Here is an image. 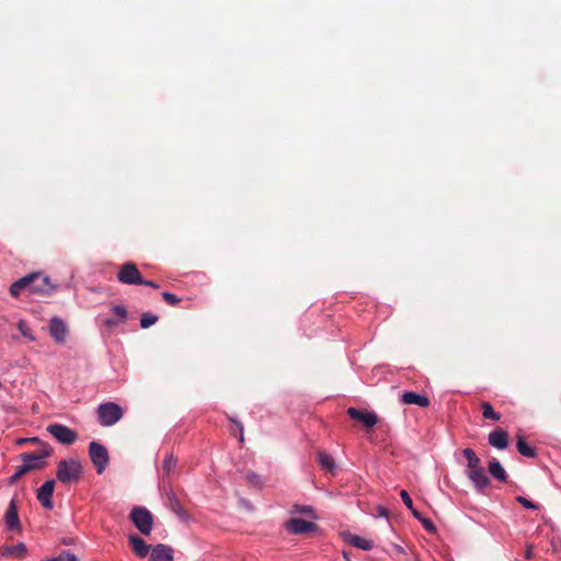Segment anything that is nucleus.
I'll return each instance as SVG.
<instances>
[{
	"label": "nucleus",
	"mask_w": 561,
	"mask_h": 561,
	"mask_svg": "<svg viewBox=\"0 0 561 561\" xmlns=\"http://www.w3.org/2000/svg\"><path fill=\"white\" fill-rule=\"evenodd\" d=\"M96 414L102 426H112L123 417V410L117 403L106 402L98 407Z\"/></svg>",
	"instance_id": "nucleus-4"
},
{
	"label": "nucleus",
	"mask_w": 561,
	"mask_h": 561,
	"mask_svg": "<svg viewBox=\"0 0 561 561\" xmlns=\"http://www.w3.org/2000/svg\"><path fill=\"white\" fill-rule=\"evenodd\" d=\"M89 457L94 465L96 472L101 474L110 461L108 451L105 446L98 442H91L89 445Z\"/></svg>",
	"instance_id": "nucleus-6"
},
{
	"label": "nucleus",
	"mask_w": 561,
	"mask_h": 561,
	"mask_svg": "<svg viewBox=\"0 0 561 561\" xmlns=\"http://www.w3.org/2000/svg\"><path fill=\"white\" fill-rule=\"evenodd\" d=\"M44 561H78V559L73 553L64 550L58 557L46 559Z\"/></svg>",
	"instance_id": "nucleus-31"
},
{
	"label": "nucleus",
	"mask_w": 561,
	"mask_h": 561,
	"mask_svg": "<svg viewBox=\"0 0 561 561\" xmlns=\"http://www.w3.org/2000/svg\"><path fill=\"white\" fill-rule=\"evenodd\" d=\"M533 557L531 547H529L526 551V558L530 559Z\"/></svg>",
	"instance_id": "nucleus-43"
},
{
	"label": "nucleus",
	"mask_w": 561,
	"mask_h": 561,
	"mask_svg": "<svg viewBox=\"0 0 561 561\" xmlns=\"http://www.w3.org/2000/svg\"><path fill=\"white\" fill-rule=\"evenodd\" d=\"M26 546L22 542L14 546H7L2 550L3 557L23 558L26 554Z\"/></svg>",
	"instance_id": "nucleus-20"
},
{
	"label": "nucleus",
	"mask_w": 561,
	"mask_h": 561,
	"mask_svg": "<svg viewBox=\"0 0 561 561\" xmlns=\"http://www.w3.org/2000/svg\"><path fill=\"white\" fill-rule=\"evenodd\" d=\"M117 279L126 285H139L142 282L141 273L133 262H126L117 272Z\"/></svg>",
	"instance_id": "nucleus-8"
},
{
	"label": "nucleus",
	"mask_w": 561,
	"mask_h": 561,
	"mask_svg": "<svg viewBox=\"0 0 561 561\" xmlns=\"http://www.w3.org/2000/svg\"><path fill=\"white\" fill-rule=\"evenodd\" d=\"M401 402L404 404H415L421 408H426L430 405V399L427 397L413 391L403 392L401 396Z\"/></svg>",
	"instance_id": "nucleus-18"
},
{
	"label": "nucleus",
	"mask_w": 561,
	"mask_h": 561,
	"mask_svg": "<svg viewBox=\"0 0 561 561\" xmlns=\"http://www.w3.org/2000/svg\"><path fill=\"white\" fill-rule=\"evenodd\" d=\"M54 488L55 481L48 480L37 490V500L46 508L53 507L51 497L54 493Z\"/></svg>",
	"instance_id": "nucleus-14"
},
{
	"label": "nucleus",
	"mask_w": 561,
	"mask_h": 561,
	"mask_svg": "<svg viewBox=\"0 0 561 561\" xmlns=\"http://www.w3.org/2000/svg\"><path fill=\"white\" fill-rule=\"evenodd\" d=\"M178 459L172 455L168 454L162 462V473L165 477H170L176 468Z\"/></svg>",
	"instance_id": "nucleus-25"
},
{
	"label": "nucleus",
	"mask_w": 561,
	"mask_h": 561,
	"mask_svg": "<svg viewBox=\"0 0 561 561\" xmlns=\"http://www.w3.org/2000/svg\"><path fill=\"white\" fill-rule=\"evenodd\" d=\"M47 432L60 444L71 445L77 438L78 434L76 431L69 428L66 425L59 423H53L47 426Z\"/></svg>",
	"instance_id": "nucleus-7"
},
{
	"label": "nucleus",
	"mask_w": 561,
	"mask_h": 561,
	"mask_svg": "<svg viewBox=\"0 0 561 561\" xmlns=\"http://www.w3.org/2000/svg\"><path fill=\"white\" fill-rule=\"evenodd\" d=\"M489 444L497 449H505L508 445L507 432L501 427H497L489 434Z\"/></svg>",
	"instance_id": "nucleus-17"
},
{
	"label": "nucleus",
	"mask_w": 561,
	"mask_h": 561,
	"mask_svg": "<svg viewBox=\"0 0 561 561\" xmlns=\"http://www.w3.org/2000/svg\"><path fill=\"white\" fill-rule=\"evenodd\" d=\"M347 415L356 421L363 423L366 428H371L378 423V415L375 412L362 411L356 408H348Z\"/></svg>",
	"instance_id": "nucleus-10"
},
{
	"label": "nucleus",
	"mask_w": 561,
	"mask_h": 561,
	"mask_svg": "<svg viewBox=\"0 0 561 561\" xmlns=\"http://www.w3.org/2000/svg\"><path fill=\"white\" fill-rule=\"evenodd\" d=\"M233 423H236V425L239 427L240 430V442H243V426L240 422L236 421V420H231Z\"/></svg>",
	"instance_id": "nucleus-38"
},
{
	"label": "nucleus",
	"mask_w": 561,
	"mask_h": 561,
	"mask_svg": "<svg viewBox=\"0 0 561 561\" xmlns=\"http://www.w3.org/2000/svg\"><path fill=\"white\" fill-rule=\"evenodd\" d=\"M19 330L20 332L26 336V337H30L31 340H34V337L32 336L31 334V330L30 328L27 327V324L24 322V321H20L19 322Z\"/></svg>",
	"instance_id": "nucleus-35"
},
{
	"label": "nucleus",
	"mask_w": 561,
	"mask_h": 561,
	"mask_svg": "<svg viewBox=\"0 0 561 561\" xmlns=\"http://www.w3.org/2000/svg\"><path fill=\"white\" fill-rule=\"evenodd\" d=\"M163 300L170 305V306H176L179 302H181V298H179L176 295L172 293L164 291L162 294Z\"/></svg>",
	"instance_id": "nucleus-32"
},
{
	"label": "nucleus",
	"mask_w": 561,
	"mask_h": 561,
	"mask_svg": "<svg viewBox=\"0 0 561 561\" xmlns=\"http://www.w3.org/2000/svg\"><path fill=\"white\" fill-rule=\"evenodd\" d=\"M26 442L37 443L39 440H38V438H30V439L21 438L18 440V444H24Z\"/></svg>",
	"instance_id": "nucleus-41"
},
{
	"label": "nucleus",
	"mask_w": 561,
	"mask_h": 561,
	"mask_svg": "<svg viewBox=\"0 0 561 561\" xmlns=\"http://www.w3.org/2000/svg\"><path fill=\"white\" fill-rule=\"evenodd\" d=\"M378 513H379L380 516H387V514H388L387 510L385 507H382V506L378 507Z\"/></svg>",
	"instance_id": "nucleus-42"
},
{
	"label": "nucleus",
	"mask_w": 561,
	"mask_h": 561,
	"mask_svg": "<svg viewBox=\"0 0 561 561\" xmlns=\"http://www.w3.org/2000/svg\"><path fill=\"white\" fill-rule=\"evenodd\" d=\"M9 291L13 297H19L22 293L30 295H50L54 291V286L48 276L36 272L12 283Z\"/></svg>",
	"instance_id": "nucleus-1"
},
{
	"label": "nucleus",
	"mask_w": 561,
	"mask_h": 561,
	"mask_svg": "<svg viewBox=\"0 0 561 561\" xmlns=\"http://www.w3.org/2000/svg\"><path fill=\"white\" fill-rule=\"evenodd\" d=\"M159 317L151 312H145L140 318V325L142 329H147L153 325L158 321Z\"/></svg>",
	"instance_id": "nucleus-29"
},
{
	"label": "nucleus",
	"mask_w": 561,
	"mask_h": 561,
	"mask_svg": "<svg viewBox=\"0 0 561 561\" xmlns=\"http://www.w3.org/2000/svg\"><path fill=\"white\" fill-rule=\"evenodd\" d=\"M104 324H105L106 327H114V325H116V324H117V321H116V320H114V319H106V320L104 321Z\"/></svg>",
	"instance_id": "nucleus-40"
},
{
	"label": "nucleus",
	"mask_w": 561,
	"mask_h": 561,
	"mask_svg": "<svg viewBox=\"0 0 561 561\" xmlns=\"http://www.w3.org/2000/svg\"><path fill=\"white\" fill-rule=\"evenodd\" d=\"M173 552L172 547L158 543L151 550L150 561H173Z\"/></svg>",
	"instance_id": "nucleus-15"
},
{
	"label": "nucleus",
	"mask_w": 561,
	"mask_h": 561,
	"mask_svg": "<svg viewBox=\"0 0 561 561\" xmlns=\"http://www.w3.org/2000/svg\"><path fill=\"white\" fill-rule=\"evenodd\" d=\"M462 454L467 459L468 478L472 481V483L479 491H482L483 489L489 486L490 480L485 473L484 468L481 465L480 458L471 448L463 449Z\"/></svg>",
	"instance_id": "nucleus-2"
},
{
	"label": "nucleus",
	"mask_w": 561,
	"mask_h": 561,
	"mask_svg": "<svg viewBox=\"0 0 561 561\" xmlns=\"http://www.w3.org/2000/svg\"><path fill=\"white\" fill-rule=\"evenodd\" d=\"M167 506L173 512L175 513L176 515L179 516H182L184 515V508L182 506V504L180 503V501L178 500V497L175 496V494L173 492H170L167 494Z\"/></svg>",
	"instance_id": "nucleus-23"
},
{
	"label": "nucleus",
	"mask_w": 561,
	"mask_h": 561,
	"mask_svg": "<svg viewBox=\"0 0 561 561\" xmlns=\"http://www.w3.org/2000/svg\"><path fill=\"white\" fill-rule=\"evenodd\" d=\"M128 542H129V545L131 547L133 552L137 557L145 558V557L148 556L151 546L146 543V541L142 538H140L137 535H129L128 536Z\"/></svg>",
	"instance_id": "nucleus-16"
},
{
	"label": "nucleus",
	"mask_w": 561,
	"mask_h": 561,
	"mask_svg": "<svg viewBox=\"0 0 561 561\" xmlns=\"http://www.w3.org/2000/svg\"><path fill=\"white\" fill-rule=\"evenodd\" d=\"M318 461L322 469L333 472L335 470L334 459L325 451L318 453Z\"/></svg>",
	"instance_id": "nucleus-22"
},
{
	"label": "nucleus",
	"mask_w": 561,
	"mask_h": 561,
	"mask_svg": "<svg viewBox=\"0 0 561 561\" xmlns=\"http://www.w3.org/2000/svg\"><path fill=\"white\" fill-rule=\"evenodd\" d=\"M400 496H401V500L403 501V503L405 504V506L411 511V513L413 514V511H416L413 506V501L411 499V496L409 495V493L405 491V490H402L400 492Z\"/></svg>",
	"instance_id": "nucleus-33"
},
{
	"label": "nucleus",
	"mask_w": 561,
	"mask_h": 561,
	"mask_svg": "<svg viewBox=\"0 0 561 561\" xmlns=\"http://www.w3.org/2000/svg\"><path fill=\"white\" fill-rule=\"evenodd\" d=\"M247 479L250 481V482H253V483H259V477L254 473H251V474H247Z\"/></svg>",
	"instance_id": "nucleus-39"
},
{
	"label": "nucleus",
	"mask_w": 561,
	"mask_h": 561,
	"mask_svg": "<svg viewBox=\"0 0 561 561\" xmlns=\"http://www.w3.org/2000/svg\"><path fill=\"white\" fill-rule=\"evenodd\" d=\"M113 311L121 320H125L127 317V310L124 306H115L113 307Z\"/></svg>",
	"instance_id": "nucleus-36"
},
{
	"label": "nucleus",
	"mask_w": 561,
	"mask_h": 561,
	"mask_svg": "<svg viewBox=\"0 0 561 561\" xmlns=\"http://www.w3.org/2000/svg\"><path fill=\"white\" fill-rule=\"evenodd\" d=\"M516 501L522 504L525 508H529V510H537L538 508V505L535 504L534 502L527 500L526 497L524 496H517L516 497Z\"/></svg>",
	"instance_id": "nucleus-34"
},
{
	"label": "nucleus",
	"mask_w": 561,
	"mask_h": 561,
	"mask_svg": "<svg viewBox=\"0 0 561 561\" xmlns=\"http://www.w3.org/2000/svg\"><path fill=\"white\" fill-rule=\"evenodd\" d=\"M81 476L82 466L78 459H62L57 463L56 477L61 483H76L81 479Z\"/></svg>",
	"instance_id": "nucleus-3"
},
{
	"label": "nucleus",
	"mask_w": 561,
	"mask_h": 561,
	"mask_svg": "<svg viewBox=\"0 0 561 561\" xmlns=\"http://www.w3.org/2000/svg\"><path fill=\"white\" fill-rule=\"evenodd\" d=\"M68 333L67 324L58 317H54L49 322V334L58 344H64Z\"/></svg>",
	"instance_id": "nucleus-13"
},
{
	"label": "nucleus",
	"mask_w": 561,
	"mask_h": 561,
	"mask_svg": "<svg viewBox=\"0 0 561 561\" xmlns=\"http://www.w3.org/2000/svg\"><path fill=\"white\" fill-rule=\"evenodd\" d=\"M35 466L22 465L16 468L15 472L10 477L9 484H15L24 474L33 470Z\"/></svg>",
	"instance_id": "nucleus-28"
},
{
	"label": "nucleus",
	"mask_w": 561,
	"mask_h": 561,
	"mask_svg": "<svg viewBox=\"0 0 561 561\" xmlns=\"http://www.w3.org/2000/svg\"><path fill=\"white\" fill-rule=\"evenodd\" d=\"M4 524L7 528L11 531L21 530V523L18 514V502L15 497H13L9 503V506L4 514Z\"/></svg>",
	"instance_id": "nucleus-12"
},
{
	"label": "nucleus",
	"mask_w": 561,
	"mask_h": 561,
	"mask_svg": "<svg viewBox=\"0 0 561 561\" xmlns=\"http://www.w3.org/2000/svg\"><path fill=\"white\" fill-rule=\"evenodd\" d=\"M51 454V448L46 443H42V453L41 454H30L24 453L21 454L20 457L23 460V465L36 466L33 470L42 469L46 466L45 458L49 457Z\"/></svg>",
	"instance_id": "nucleus-9"
},
{
	"label": "nucleus",
	"mask_w": 561,
	"mask_h": 561,
	"mask_svg": "<svg viewBox=\"0 0 561 561\" xmlns=\"http://www.w3.org/2000/svg\"><path fill=\"white\" fill-rule=\"evenodd\" d=\"M481 409H482V415L484 419L492 420V421L501 420V414L495 412L489 402L483 401L481 403Z\"/></svg>",
	"instance_id": "nucleus-27"
},
{
	"label": "nucleus",
	"mask_w": 561,
	"mask_h": 561,
	"mask_svg": "<svg viewBox=\"0 0 561 561\" xmlns=\"http://www.w3.org/2000/svg\"><path fill=\"white\" fill-rule=\"evenodd\" d=\"M413 516L419 519L427 533L435 534L437 531L435 524L431 519L424 517L419 511H413Z\"/></svg>",
	"instance_id": "nucleus-26"
},
{
	"label": "nucleus",
	"mask_w": 561,
	"mask_h": 561,
	"mask_svg": "<svg viewBox=\"0 0 561 561\" xmlns=\"http://www.w3.org/2000/svg\"><path fill=\"white\" fill-rule=\"evenodd\" d=\"M516 448H517L518 453L525 457L534 458L536 456L535 448L530 447L526 443L524 436H518L517 443H516Z\"/></svg>",
	"instance_id": "nucleus-24"
},
{
	"label": "nucleus",
	"mask_w": 561,
	"mask_h": 561,
	"mask_svg": "<svg viewBox=\"0 0 561 561\" xmlns=\"http://www.w3.org/2000/svg\"><path fill=\"white\" fill-rule=\"evenodd\" d=\"M139 285L148 286L151 288H159V285L152 280H146L142 278V282Z\"/></svg>",
	"instance_id": "nucleus-37"
},
{
	"label": "nucleus",
	"mask_w": 561,
	"mask_h": 561,
	"mask_svg": "<svg viewBox=\"0 0 561 561\" xmlns=\"http://www.w3.org/2000/svg\"><path fill=\"white\" fill-rule=\"evenodd\" d=\"M129 518L142 535H150L153 526V516L146 507H134L129 514Z\"/></svg>",
	"instance_id": "nucleus-5"
},
{
	"label": "nucleus",
	"mask_w": 561,
	"mask_h": 561,
	"mask_svg": "<svg viewBox=\"0 0 561 561\" xmlns=\"http://www.w3.org/2000/svg\"><path fill=\"white\" fill-rule=\"evenodd\" d=\"M290 512L295 513V514H305V515H309L311 517H316L314 516V510L310 505L295 504Z\"/></svg>",
	"instance_id": "nucleus-30"
},
{
	"label": "nucleus",
	"mask_w": 561,
	"mask_h": 561,
	"mask_svg": "<svg viewBox=\"0 0 561 561\" xmlns=\"http://www.w3.org/2000/svg\"><path fill=\"white\" fill-rule=\"evenodd\" d=\"M489 472L494 479L501 482H505L507 480V474L496 458L489 461Z\"/></svg>",
	"instance_id": "nucleus-19"
},
{
	"label": "nucleus",
	"mask_w": 561,
	"mask_h": 561,
	"mask_svg": "<svg viewBox=\"0 0 561 561\" xmlns=\"http://www.w3.org/2000/svg\"><path fill=\"white\" fill-rule=\"evenodd\" d=\"M317 524L302 518H290L286 522V529L295 535H302L317 529Z\"/></svg>",
	"instance_id": "nucleus-11"
},
{
	"label": "nucleus",
	"mask_w": 561,
	"mask_h": 561,
	"mask_svg": "<svg viewBox=\"0 0 561 561\" xmlns=\"http://www.w3.org/2000/svg\"><path fill=\"white\" fill-rule=\"evenodd\" d=\"M348 542L356 548L369 551L374 548V542L369 539L363 538L357 535H350Z\"/></svg>",
	"instance_id": "nucleus-21"
}]
</instances>
